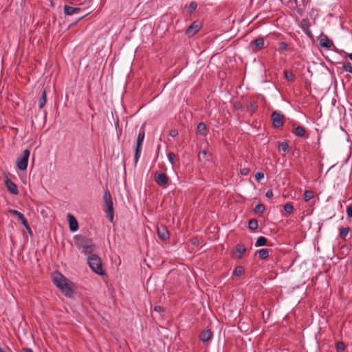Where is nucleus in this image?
Returning a JSON list of instances; mask_svg holds the SVG:
<instances>
[{
	"instance_id": "f257e3e1",
	"label": "nucleus",
	"mask_w": 352,
	"mask_h": 352,
	"mask_svg": "<svg viewBox=\"0 0 352 352\" xmlns=\"http://www.w3.org/2000/svg\"><path fill=\"white\" fill-rule=\"evenodd\" d=\"M53 282L55 285L67 297H72L74 294L73 283L59 272L52 274Z\"/></svg>"
},
{
	"instance_id": "f03ea898",
	"label": "nucleus",
	"mask_w": 352,
	"mask_h": 352,
	"mask_svg": "<svg viewBox=\"0 0 352 352\" xmlns=\"http://www.w3.org/2000/svg\"><path fill=\"white\" fill-rule=\"evenodd\" d=\"M75 243L78 248L82 249L84 254H91L95 250V245L93 242L82 236H77L75 237Z\"/></svg>"
},
{
	"instance_id": "7ed1b4c3",
	"label": "nucleus",
	"mask_w": 352,
	"mask_h": 352,
	"mask_svg": "<svg viewBox=\"0 0 352 352\" xmlns=\"http://www.w3.org/2000/svg\"><path fill=\"white\" fill-rule=\"evenodd\" d=\"M88 263L91 269L99 275L104 274L100 258L96 254H91L88 258Z\"/></svg>"
},
{
	"instance_id": "20e7f679",
	"label": "nucleus",
	"mask_w": 352,
	"mask_h": 352,
	"mask_svg": "<svg viewBox=\"0 0 352 352\" xmlns=\"http://www.w3.org/2000/svg\"><path fill=\"white\" fill-rule=\"evenodd\" d=\"M104 201V211L107 214V217L111 221L113 220V204L111 193L109 191H106L103 196Z\"/></svg>"
},
{
	"instance_id": "39448f33",
	"label": "nucleus",
	"mask_w": 352,
	"mask_h": 352,
	"mask_svg": "<svg viewBox=\"0 0 352 352\" xmlns=\"http://www.w3.org/2000/svg\"><path fill=\"white\" fill-rule=\"evenodd\" d=\"M145 137V129L142 126L140 129L137 140H136V146L135 148V155H134V160L135 162L136 163L140 157V153L142 151V144L144 141Z\"/></svg>"
},
{
	"instance_id": "423d86ee",
	"label": "nucleus",
	"mask_w": 352,
	"mask_h": 352,
	"mask_svg": "<svg viewBox=\"0 0 352 352\" xmlns=\"http://www.w3.org/2000/svg\"><path fill=\"white\" fill-rule=\"evenodd\" d=\"M285 118V116L283 113L276 111L272 112L271 115L272 126L276 129L282 127L284 124Z\"/></svg>"
},
{
	"instance_id": "0eeeda50",
	"label": "nucleus",
	"mask_w": 352,
	"mask_h": 352,
	"mask_svg": "<svg viewBox=\"0 0 352 352\" xmlns=\"http://www.w3.org/2000/svg\"><path fill=\"white\" fill-rule=\"evenodd\" d=\"M30 154V150L25 149L22 155L17 158V166L20 170H23L27 168Z\"/></svg>"
},
{
	"instance_id": "6e6552de",
	"label": "nucleus",
	"mask_w": 352,
	"mask_h": 352,
	"mask_svg": "<svg viewBox=\"0 0 352 352\" xmlns=\"http://www.w3.org/2000/svg\"><path fill=\"white\" fill-rule=\"evenodd\" d=\"M249 47L252 52L254 53L264 49L265 47L264 38L263 37H258L252 41L250 43Z\"/></svg>"
},
{
	"instance_id": "1a4fd4ad",
	"label": "nucleus",
	"mask_w": 352,
	"mask_h": 352,
	"mask_svg": "<svg viewBox=\"0 0 352 352\" xmlns=\"http://www.w3.org/2000/svg\"><path fill=\"white\" fill-rule=\"evenodd\" d=\"M292 132L295 136L298 138H307V130L305 126L301 125L296 126L294 123L292 124Z\"/></svg>"
},
{
	"instance_id": "9d476101",
	"label": "nucleus",
	"mask_w": 352,
	"mask_h": 352,
	"mask_svg": "<svg viewBox=\"0 0 352 352\" xmlns=\"http://www.w3.org/2000/svg\"><path fill=\"white\" fill-rule=\"evenodd\" d=\"M311 24L308 19H302L300 21V26L303 30L307 36L311 40L314 39V35L310 31Z\"/></svg>"
},
{
	"instance_id": "9b49d317",
	"label": "nucleus",
	"mask_w": 352,
	"mask_h": 352,
	"mask_svg": "<svg viewBox=\"0 0 352 352\" xmlns=\"http://www.w3.org/2000/svg\"><path fill=\"white\" fill-rule=\"evenodd\" d=\"M201 26L199 22L194 21L190 25L186 30V34L189 36H194L200 29Z\"/></svg>"
},
{
	"instance_id": "f8f14e48",
	"label": "nucleus",
	"mask_w": 352,
	"mask_h": 352,
	"mask_svg": "<svg viewBox=\"0 0 352 352\" xmlns=\"http://www.w3.org/2000/svg\"><path fill=\"white\" fill-rule=\"evenodd\" d=\"M320 46L326 49H330L333 45V43L330 40L326 35H322L319 38Z\"/></svg>"
},
{
	"instance_id": "ddd939ff",
	"label": "nucleus",
	"mask_w": 352,
	"mask_h": 352,
	"mask_svg": "<svg viewBox=\"0 0 352 352\" xmlns=\"http://www.w3.org/2000/svg\"><path fill=\"white\" fill-rule=\"evenodd\" d=\"M67 219L69 222L70 230L72 232L76 231L78 229V223L75 217L73 214L69 213L67 215Z\"/></svg>"
},
{
	"instance_id": "4468645a",
	"label": "nucleus",
	"mask_w": 352,
	"mask_h": 352,
	"mask_svg": "<svg viewBox=\"0 0 352 352\" xmlns=\"http://www.w3.org/2000/svg\"><path fill=\"white\" fill-rule=\"evenodd\" d=\"M4 182L8 190L11 193L14 195L18 194L19 191L16 185L13 182H12L8 177H6V179L5 180Z\"/></svg>"
},
{
	"instance_id": "2eb2a0df",
	"label": "nucleus",
	"mask_w": 352,
	"mask_h": 352,
	"mask_svg": "<svg viewBox=\"0 0 352 352\" xmlns=\"http://www.w3.org/2000/svg\"><path fill=\"white\" fill-rule=\"evenodd\" d=\"M157 234L159 237L163 240H166L169 238V232L167 228L162 225L157 226Z\"/></svg>"
},
{
	"instance_id": "dca6fc26",
	"label": "nucleus",
	"mask_w": 352,
	"mask_h": 352,
	"mask_svg": "<svg viewBox=\"0 0 352 352\" xmlns=\"http://www.w3.org/2000/svg\"><path fill=\"white\" fill-rule=\"evenodd\" d=\"M80 10L81 8L78 7H72L68 5L64 6V13L65 15L71 16L80 12Z\"/></svg>"
},
{
	"instance_id": "f3484780",
	"label": "nucleus",
	"mask_w": 352,
	"mask_h": 352,
	"mask_svg": "<svg viewBox=\"0 0 352 352\" xmlns=\"http://www.w3.org/2000/svg\"><path fill=\"white\" fill-rule=\"evenodd\" d=\"M212 337V333L210 329H205L199 335V338L203 342L209 341Z\"/></svg>"
},
{
	"instance_id": "a211bd4d",
	"label": "nucleus",
	"mask_w": 352,
	"mask_h": 352,
	"mask_svg": "<svg viewBox=\"0 0 352 352\" xmlns=\"http://www.w3.org/2000/svg\"><path fill=\"white\" fill-rule=\"evenodd\" d=\"M197 133L203 136H206L208 134V129L205 123L199 122L197 126Z\"/></svg>"
},
{
	"instance_id": "6ab92c4d",
	"label": "nucleus",
	"mask_w": 352,
	"mask_h": 352,
	"mask_svg": "<svg viewBox=\"0 0 352 352\" xmlns=\"http://www.w3.org/2000/svg\"><path fill=\"white\" fill-rule=\"evenodd\" d=\"M46 94H47L46 90L45 89H43L42 90V96L39 98V100H38V107L40 109H42L46 104V102H47Z\"/></svg>"
},
{
	"instance_id": "aec40b11",
	"label": "nucleus",
	"mask_w": 352,
	"mask_h": 352,
	"mask_svg": "<svg viewBox=\"0 0 352 352\" xmlns=\"http://www.w3.org/2000/svg\"><path fill=\"white\" fill-rule=\"evenodd\" d=\"M235 250H236V252L239 254V256H238L239 258H241L242 256V254H243L247 251L246 247L245 246V245H243L242 243H238L236 245Z\"/></svg>"
},
{
	"instance_id": "412c9836",
	"label": "nucleus",
	"mask_w": 352,
	"mask_h": 352,
	"mask_svg": "<svg viewBox=\"0 0 352 352\" xmlns=\"http://www.w3.org/2000/svg\"><path fill=\"white\" fill-rule=\"evenodd\" d=\"M278 148L279 151H283L284 152H288L289 151V146L287 141L279 142L278 145Z\"/></svg>"
},
{
	"instance_id": "4be33fe9",
	"label": "nucleus",
	"mask_w": 352,
	"mask_h": 352,
	"mask_svg": "<svg viewBox=\"0 0 352 352\" xmlns=\"http://www.w3.org/2000/svg\"><path fill=\"white\" fill-rule=\"evenodd\" d=\"M282 3L287 5L290 8H296L298 5L297 0H280Z\"/></svg>"
},
{
	"instance_id": "5701e85b",
	"label": "nucleus",
	"mask_w": 352,
	"mask_h": 352,
	"mask_svg": "<svg viewBox=\"0 0 352 352\" xmlns=\"http://www.w3.org/2000/svg\"><path fill=\"white\" fill-rule=\"evenodd\" d=\"M314 192L312 190H305L303 195V198L305 201H310L314 197Z\"/></svg>"
},
{
	"instance_id": "b1692460",
	"label": "nucleus",
	"mask_w": 352,
	"mask_h": 352,
	"mask_svg": "<svg viewBox=\"0 0 352 352\" xmlns=\"http://www.w3.org/2000/svg\"><path fill=\"white\" fill-rule=\"evenodd\" d=\"M258 257L261 259H265L269 256V250L268 249H261L257 252Z\"/></svg>"
},
{
	"instance_id": "393cba45",
	"label": "nucleus",
	"mask_w": 352,
	"mask_h": 352,
	"mask_svg": "<svg viewBox=\"0 0 352 352\" xmlns=\"http://www.w3.org/2000/svg\"><path fill=\"white\" fill-rule=\"evenodd\" d=\"M248 227L252 230H255L258 228V221L255 219H250L248 222Z\"/></svg>"
},
{
	"instance_id": "a878e982",
	"label": "nucleus",
	"mask_w": 352,
	"mask_h": 352,
	"mask_svg": "<svg viewBox=\"0 0 352 352\" xmlns=\"http://www.w3.org/2000/svg\"><path fill=\"white\" fill-rule=\"evenodd\" d=\"M156 183L161 186H165L168 182V177H155Z\"/></svg>"
},
{
	"instance_id": "bb28decb",
	"label": "nucleus",
	"mask_w": 352,
	"mask_h": 352,
	"mask_svg": "<svg viewBox=\"0 0 352 352\" xmlns=\"http://www.w3.org/2000/svg\"><path fill=\"white\" fill-rule=\"evenodd\" d=\"M284 75H285V78L289 81V82H292L294 81V75L293 74V72L292 71H289V70H285L284 72Z\"/></svg>"
},
{
	"instance_id": "cd10ccee",
	"label": "nucleus",
	"mask_w": 352,
	"mask_h": 352,
	"mask_svg": "<svg viewBox=\"0 0 352 352\" xmlns=\"http://www.w3.org/2000/svg\"><path fill=\"white\" fill-rule=\"evenodd\" d=\"M267 243V239L264 236H259L256 242V246H263Z\"/></svg>"
},
{
	"instance_id": "c85d7f7f",
	"label": "nucleus",
	"mask_w": 352,
	"mask_h": 352,
	"mask_svg": "<svg viewBox=\"0 0 352 352\" xmlns=\"http://www.w3.org/2000/svg\"><path fill=\"white\" fill-rule=\"evenodd\" d=\"M350 232V228L349 227H342L340 229V236L342 238H344Z\"/></svg>"
},
{
	"instance_id": "c756f323",
	"label": "nucleus",
	"mask_w": 352,
	"mask_h": 352,
	"mask_svg": "<svg viewBox=\"0 0 352 352\" xmlns=\"http://www.w3.org/2000/svg\"><path fill=\"white\" fill-rule=\"evenodd\" d=\"M21 223L25 227V228L28 230V231L31 233L32 230L31 228L28 224V220L25 219L24 216L21 217V219L19 220Z\"/></svg>"
},
{
	"instance_id": "7c9ffc66",
	"label": "nucleus",
	"mask_w": 352,
	"mask_h": 352,
	"mask_svg": "<svg viewBox=\"0 0 352 352\" xmlns=\"http://www.w3.org/2000/svg\"><path fill=\"white\" fill-rule=\"evenodd\" d=\"M243 272L244 269L242 266H237L233 271V275L239 276L243 273Z\"/></svg>"
},
{
	"instance_id": "2f4dec72",
	"label": "nucleus",
	"mask_w": 352,
	"mask_h": 352,
	"mask_svg": "<svg viewBox=\"0 0 352 352\" xmlns=\"http://www.w3.org/2000/svg\"><path fill=\"white\" fill-rule=\"evenodd\" d=\"M265 210V206L263 204H257L254 209V211L255 213H263Z\"/></svg>"
},
{
	"instance_id": "473e14b6",
	"label": "nucleus",
	"mask_w": 352,
	"mask_h": 352,
	"mask_svg": "<svg viewBox=\"0 0 352 352\" xmlns=\"http://www.w3.org/2000/svg\"><path fill=\"white\" fill-rule=\"evenodd\" d=\"M168 158L170 162L173 165L177 159V156L173 152H170L168 153Z\"/></svg>"
},
{
	"instance_id": "72a5a7b5",
	"label": "nucleus",
	"mask_w": 352,
	"mask_h": 352,
	"mask_svg": "<svg viewBox=\"0 0 352 352\" xmlns=\"http://www.w3.org/2000/svg\"><path fill=\"white\" fill-rule=\"evenodd\" d=\"M293 209H294V207H293L292 204L290 203H287L284 206V210L288 214H291L293 211Z\"/></svg>"
},
{
	"instance_id": "f704fd0d",
	"label": "nucleus",
	"mask_w": 352,
	"mask_h": 352,
	"mask_svg": "<svg viewBox=\"0 0 352 352\" xmlns=\"http://www.w3.org/2000/svg\"><path fill=\"white\" fill-rule=\"evenodd\" d=\"M343 69H344V71L352 74V65H351V63H349V62L344 63Z\"/></svg>"
},
{
	"instance_id": "c9c22d12",
	"label": "nucleus",
	"mask_w": 352,
	"mask_h": 352,
	"mask_svg": "<svg viewBox=\"0 0 352 352\" xmlns=\"http://www.w3.org/2000/svg\"><path fill=\"white\" fill-rule=\"evenodd\" d=\"M197 7V4L195 1H192L188 6V12L190 14L193 12Z\"/></svg>"
},
{
	"instance_id": "e433bc0d",
	"label": "nucleus",
	"mask_w": 352,
	"mask_h": 352,
	"mask_svg": "<svg viewBox=\"0 0 352 352\" xmlns=\"http://www.w3.org/2000/svg\"><path fill=\"white\" fill-rule=\"evenodd\" d=\"M9 212L14 215H16V217H18L19 220L21 219V216H24L21 212H20L19 211H18L16 210L10 209V210H9Z\"/></svg>"
},
{
	"instance_id": "4c0bfd02",
	"label": "nucleus",
	"mask_w": 352,
	"mask_h": 352,
	"mask_svg": "<svg viewBox=\"0 0 352 352\" xmlns=\"http://www.w3.org/2000/svg\"><path fill=\"white\" fill-rule=\"evenodd\" d=\"M256 108H257V107L253 102H250L247 106L248 111H250L252 112H255L256 110Z\"/></svg>"
},
{
	"instance_id": "58836bf2",
	"label": "nucleus",
	"mask_w": 352,
	"mask_h": 352,
	"mask_svg": "<svg viewBox=\"0 0 352 352\" xmlns=\"http://www.w3.org/2000/svg\"><path fill=\"white\" fill-rule=\"evenodd\" d=\"M345 349V345L342 342H338L336 344V349L338 351H342Z\"/></svg>"
},
{
	"instance_id": "ea45409f",
	"label": "nucleus",
	"mask_w": 352,
	"mask_h": 352,
	"mask_svg": "<svg viewBox=\"0 0 352 352\" xmlns=\"http://www.w3.org/2000/svg\"><path fill=\"white\" fill-rule=\"evenodd\" d=\"M209 153H208L207 151L204 150L201 152H200L198 155V158H199V160H201L202 159L205 158L206 156L207 155H208Z\"/></svg>"
},
{
	"instance_id": "a19ab883",
	"label": "nucleus",
	"mask_w": 352,
	"mask_h": 352,
	"mask_svg": "<svg viewBox=\"0 0 352 352\" xmlns=\"http://www.w3.org/2000/svg\"><path fill=\"white\" fill-rule=\"evenodd\" d=\"M288 48V44L285 42H280L279 43V49L280 50H286Z\"/></svg>"
},
{
	"instance_id": "79ce46f5",
	"label": "nucleus",
	"mask_w": 352,
	"mask_h": 352,
	"mask_svg": "<svg viewBox=\"0 0 352 352\" xmlns=\"http://www.w3.org/2000/svg\"><path fill=\"white\" fill-rule=\"evenodd\" d=\"M178 134H179V133L177 129H172L169 131V135L173 138L177 136Z\"/></svg>"
},
{
	"instance_id": "37998d69",
	"label": "nucleus",
	"mask_w": 352,
	"mask_h": 352,
	"mask_svg": "<svg viewBox=\"0 0 352 352\" xmlns=\"http://www.w3.org/2000/svg\"><path fill=\"white\" fill-rule=\"evenodd\" d=\"M346 214L349 217H352V205L347 206Z\"/></svg>"
},
{
	"instance_id": "c03bdc74",
	"label": "nucleus",
	"mask_w": 352,
	"mask_h": 352,
	"mask_svg": "<svg viewBox=\"0 0 352 352\" xmlns=\"http://www.w3.org/2000/svg\"><path fill=\"white\" fill-rule=\"evenodd\" d=\"M242 104L241 102H235L234 104V108L236 109V110H240L242 109Z\"/></svg>"
},
{
	"instance_id": "a18cd8bd",
	"label": "nucleus",
	"mask_w": 352,
	"mask_h": 352,
	"mask_svg": "<svg viewBox=\"0 0 352 352\" xmlns=\"http://www.w3.org/2000/svg\"><path fill=\"white\" fill-rule=\"evenodd\" d=\"M249 173H250L249 168H244L241 170V173L243 175H247L249 174Z\"/></svg>"
},
{
	"instance_id": "49530a36",
	"label": "nucleus",
	"mask_w": 352,
	"mask_h": 352,
	"mask_svg": "<svg viewBox=\"0 0 352 352\" xmlns=\"http://www.w3.org/2000/svg\"><path fill=\"white\" fill-rule=\"evenodd\" d=\"M265 196L267 197V198H271L273 197V192L272 190H269L267 191L266 194H265Z\"/></svg>"
},
{
	"instance_id": "de8ad7c7",
	"label": "nucleus",
	"mask_w": 352,
	"mask_h": 352,
	"mask_svg": "<svg viewBox=\"0 0 352 352\" xmlns=\"http://www.w3.org/2000/svg\"><path fill=\"white\" fill-rule=\"evenodd\" d=\"M154 310L157 312H161L163 311V308L160 306H155L154 307Z\"/></svg>"
},
{
	"instance_id": "09e8293b",
	"label": "nucleus",
	"mask_w": 352,
	"mask_h": 352,
	"mask_svg": "<svg viewBox=\"0 0 352 352\" xmlns=\"http://www.w3.org/2000/svg\"><path fill=\"white\" fill-rule=\"evenodd\" d=\"M155 176H159V177H161V176H166L165 174L164 173H158V172H155Z\"/></svg>"
},
{
	"instance_id": "8fccbe9b",
	"label": "nucleus",
	"mask_w": 352,
	"mask_h": 352,
	"mask_svg": "<svg viewBox=\"0 0 352 352\" xmlns=\"http://www.w3.org/2000/svg\"><path fill=\"white\" fill-rule=\"evenodd\" d=\"M254 176H264V174L262 172H258L255 174Z\"/></svg>"
},
{
	"instance_id": "3c124183",
	"label": "nucleus",
	"mask_w": 352,
	"mask_h": 352,
	"mask_svg": "<svg viewBox=\"0 0 352 352\" xmlns=\"http://www.w3.org/2000/svg\"><path fill=\"white\" fill-rule=\"evenodd\" d=\"M24 351L25 352H33V351L30 348H25Z\"/></svg>"
},
{
	"instance_id": "603ef678",
	"label": "nucleus",
	"mask_w": 352,
	"mask_h": 352,
	"mask_svg": "<svg viewBox=\"0 0 352 352\" xmlns=\"http://www.w3.org/2000/svg\"><path fill=\"white\" fill-rule=\"evenodd\" d=\"M348 57L352 60V53L348 54Z\"/></svg>"
},
{
	"instance_id": "864d4df0",
	"label": "nucleus",
	"mask_w": 352,
	"mask_h": 352,
	"mask_svg": "<svg viewBox=\"0 0 352 352\" xmlns=\"http://www.w3.org/2000/svg\"><path fill=\"white\" fill-rule=\"evenodd\" d=\"M87 14H85V15H84V16H81V17L79 19V20H80V19H83V18H84L85 16H86Z\"/></svg>"
},
{
	"instance_id": "5fc2aeb1",
	"label": "nucleus",
	"mask_w": 352,
	"mask_h": 352,
	"mask_svg": "<svg viewBox=\"0 0 352 352\" xmlns=\"http://www.w3.org/2000/svg\"><path fill=\"white\" fill-rule=\"evenodd\" d=\"M256 178L259 182L263 177H256Z\"/></svg>"
},
{
	"instance_id": "6e6d98bb",
	"label": "nucleus",
	"mask_w": 352,
	"mask_h": 352,
	"mask_svg": "<svg viewBox=\"0 0 352 352\" xmlns=\"http://www.w3.org/2000/svg\"><path fill=\"white\" fill-rule=\"evenodd\" d=\"M351 266H352V261H351Z\"/></svg>"
}]
</instances>
